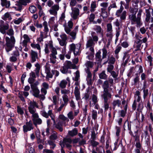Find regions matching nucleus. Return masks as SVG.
Returning <instances> with one entry per match:
<instances>
[{
	"label": "nucleus",
	"mask_w": 153,
	"mask_h": 153,
	"mask_svg": "<svg viewBox=\"0 0 153 153\" xmlns=\"http://www.w3.org/2000/svg\"><path fill=\"white\" fill-rule=\"evenodd\" d=\"M39 108V106L38 103L34 101H30L28 107V110L30 113L32 114V120L33 124L37 127L38 125L42 124V120L39 117V115L36 113V110L35 108Z\"/></svg>",
	"instance_id": "1"
},
{
	"label": "nucleus",
	"mask_w": 153,
	"mask_h": 153,
	"mask_svg": "<svg viewBox=\"0 0 153 153\" xmlns=\"http://www.w3.org/2000/svg\"><path fill=\"white\" fill-rule=\"evenodd\" d=\"M7 35L10 36V38L6 36L5 38L6 41L5 50L7 52L12 50L14 47L16 42V40L14 37L13 36L14 34V31L12 28L9 29L6 33Z\"/></svg>",
	"instance_id": "2"
},
{
	"label": "nucleus",
	"mask_w": 153,
	"mask_h": 153,
	"mask_svg": "<svg viewBox=\"0 0 153 153\" xmlns=\"http://www.w3.org/2000/svg\"><path fill=\"white\" fill-rule=\"evenodd\" d=\"M70 49V51L65 54V56L66 58L69 59L71 58V51H73L75 56L79 55L80 53L79 49L81 46V44L79 43L75 45L72 43L69 45Z\"/></svg>",
	"instance_id": "3"
},
{
	"label": "nucleus",
	"mask_w": 153,
	"mask_h": 153,
	"mask_svg": "<svg viewBox=\"0 0 153 153\" xmlns=\"http://www.w3.org/2000/svg\"><path fill=\"white\" fill-rule=\"evenodd\" d=\"M44 29L43 31H41L39 36L37 38V41L41 42L43 41V39L48 36V33L49 31L48 24L46 21L43 22Z\"/></svg>",
	"instance_id": "4"
},
{
	"label": "nucleus",
	"mask_w": 153,
	"mask_h": 153,
	"mask_svg": "<svg viewBox=\"0 0 153 153\" xmlns=\"http://www.w3.org/2000/svg\"><path fill=\"white\" fill-rule=\"evenodd\" d=\"M30 88V87L29 85H26L24 88V91H19L18 93V97L22 102H25L24 96L25 98H26L29 95V93L27 91H29Z\"/></svg>",
	"instance_id": "5"
},
{
	"label": "nucleus",
	"mask_w": 153,
	"mask_h": 153,
	"mask_svg": "<svg viewBox=\"0 0 153 153\" xmlns=\"http://www.w3.org/2000/svg\"><path fill=\"white\" fill-rule=\"evenodd\" d=\"M30 0H19L16 2L15 5L13 7L17 11H20L22 9L23 6H26L30 3Z\"/></svg>",
	"instance_id": "6"
},
{
	"label": "nucleus",
	"mask_w": 153,
	"mask_h": 153,
	"mask_svg": "<svg viewBox=\"0 0 153 153\" xmlns=\"http://www.w3.org/2000/svg\"><path fill=\"white\" fill-rule=\"evenodd\" d=\"M57 54V52L56 48L54 47L51 51V53L49 54L50 62L53 64H54L56 62V55Z\"/></svg>",
	"instance_id": "7"
},
{
	"label": "nucleus",
	"mask_w": 153,
	"mask_h": 153,
	"mask_svg": "<svg viewBox=\"0 0 153 153\" xmlns=\"http://www.w3.org/2000/svg\"><path fill=\"white\" fill-rule=\"evenodd\" d=\"M39 84V82L36 81L33 85H30L31 88L33 91V95L35 97H38V95L39 94L40 91L37 86Z\"/></svg>",
	"instance_id": "8"
},
{
	"label": "nucleus",
	"mask_w": 153,
	"mask_h": 153,
	"mask_svg": "<svg viewBox=\"0 0 153 153\" xmlns=\"http://www.w3.org/2000/svg\"><path fill=\"white\" fill-rule=\"evenodd\" d=\"M9 28V25L2 20L0 21V32L3 34H6V31Z\"/></svg>",
	"instance_id": "9"
},
{
	"label": "nucleus",
	"mask_w": 153,
	"mask_h": 153,
	"mask_svg": "<svg viewBox=\"0 0 153 153\" xmlns=\"http://www.w3.org/2000/svg\"><path fill=\"white\" fill-rule=\"evenodd\" d=\"M23 131L25 133L33 130L34 128L33 123L31 120L26 122L25 124L23 126Z\"/></svg>",
	"instance_id": "10"
},
{
	"label": "nucleus",
	"mask_w": 153,
	"mask_h": 153,
	"mask_svg": "<svg viewBox=\"0 0 153 153\" xmlns=\"http://www.w3.org/2000/svg\"><path fill=\"white\" fill-rule=\"evenodd\" d=\"M53 107V105H50L48 106V109H49L47 113L45 110H42L40 111V114L43 117L48 118L50 115L53 114L52 112V110L51 109V108Z\"/></svg>",
	"instance_id": "11"
},
{
	"label": "nucleus",
	"mask_w": 153,
	"mask_h": 153,
	"mask_svg": "<svg viewBox=\"0 0 153 153\" xmlns=\"http://www.w3.org/2000/svg\"><path fill=\"white\" fill-rule=\"evenodd\" d=\"M59 9V4H55L52 6L49 10L50 13L54 16L57 15V11Z\"/></svg>",
	"instance_id": "12"
},
{
	"label": "nucleus",
	"mask_w": 153,
	"mask_h": 153,
	"mask_svg": "<svg viewBox=\"0 0 153 153\" xmlns=\"http://www.w3.org/2000/svg\"><path fill=\"white\" fill-rule=\"evenodd\" d=\"M53 47V42H49L48 43H46L45 45V54H49L50 51H51Z\"/></svg>",
	"instance_id": "13"
},
{
	"label": "nucleus",
	"mask_w": 153,
	"mask_h": 153,
	"mask_svg": "<svg viewBox=\"0 0 153 153\" xmlns=\"http://www.w3.org/2000/svg\"><path fill=\"white\" fill-rule=\"evenodd\" d=\"M71 10L72 12L71 14V16L74 19H77L79 14V9L76 7H72Z\"/></svg>",
	"instance_id": "14"
},
{
	"label": "nucleus",
	"mask_w": 153,
	"mask_h": 153,
	"mask_svg": "<svg viewBox=\"0 0 153 153\" xmlns=\"http://www.w3.org/2000/svg\"><path fill=\"white\" fill-rule=\"evenodd\" d=\"M68 83L69 85L70 84V80L69 77H67L66 79L62 80L59 84V86L62 89L65 88Z\"/></svg>",
	"instance_id": "15"
},
{
	"label": "nucleus",
	"mask_w": 153,
	"mask_h": 153,
	"mask_svg": "<svg viewBox=\"0 0 153 153\" xmlns=\"http://www.w3.org/2000/svg\"><path fill=\"white\" fill-rule=\"evenodd\" d=\"M71 20L72 19H71L68 22V25H67L66 24H65V26H64L65 31L68 34H69L71 30V29L73 27V23Z\"/></svg>",
	"instance_id": "16"
},
{
	"label": "nucleus",
	"mask_w": 153,
	"mask_h": 153,
	"mask_svg": "<svg viewBox=\"0 0 153 153\" xmlns=\"http://www.w3.org/2000/svg\"><path fill=\"white\" fill-rule=\"evenodd\" d=\"M30 60L32 63H33L36 61L38 59V53L33 50H31L30 53Z\"/></svg>",
	"instance_id": "17"
},
{
	"label": "nucleus",
	"mask_w": 153,
	"mask_h": 153,
	"mask_svg": "<svg viewBox=\"0 0 153 153\" xmlns=\"http://www.w3.org/2000/svg\"><path fill=\"white\" fill-rule=\"evenodd\" d=\"M49 85L46 82H43L42 85V87L41 89V93L47 94V90L49 88Z\"/></svg>",
	"instance_id": "18"
},
{
	"label": "nucleus",
	"mask_w": 153,
	"mask_h": 153,
	"mask_svg": "<svg viewBox=\"0 0 153 153\" xmlns=\"http://www.w3.org/2000/svg\"><path fill=\"white\" fill-rule=\"evenodd\" d=\"M64 64L68 69H76L77 68V67L75 64H73L71 61H66Z\"/></svg>",
	"instance_id": "19"
},
{
	"label": "nucleus",
	"mask_w": 153,
	"mask_h": 153,
	"mask_svg": "<svg viewBox=\"0 0 153 153\" xmlns=\"http://www.w3.org/2000/svg\"><path fill=\"white\" fill-rule=\"evenodd\" d=\"M23 38L24 40L20 43L22 46H26L27 45V43L30 42V38L26 34H25L23 36Z\"/></svg>",
	"instance_id": "20"
},
{
	"label": "nucleus",
	"mask_w": 153,
	"mask_h": 153,
	"mask_svg": "<svg viewBox=\"0 0 153 153\" xmlns=\"http://www.w3.org/2000/svg\"><path fill=\"white\" fill-rule=\"evenodd\" d=\"M53 124L55 125V128L60 132H62L63 131V129L62 127L63 124L66 126V124L65 123H63V122L61 121H59L57 123L55 122V124Z\"/></svg>",
	"instance_id": "21"
},
{
	"label": "nucleus",
	"mask_w": 153,
	"mask_h": 153,
	"mask_svg": "<svg viewBox=\"0 0 153 153\" xmlns=\"http://www.w3.org/2000/svg\"><path fill=\"white\" fill-rule=\"evenodd\" d=\"M74 93L76 100L78 101L80 99L79 88V86H76L74 91Z\"/></svg>",
	"instance_id": "22"
},
{
	"label": "nucleus",
	"mask_w": 153,
	"mask_h": 153,
	"mask_svg": "<svg viewBox=\"0 0 153 153\" xmlns=\"http://www.w3.org/2000/svg\"><path fill=\"white\" fill-rule=\"evenodd\" d=\"M25 110V108L20 106L18 105L17 107V112L21 117H23L24 114Z\"/></svg>",
	"instance_id": "23"
},
{
	"label": "nucleus",
	"mask_w": 153,
	"mask_h": 153,
	"mask_svg": "<svg viewBox=\"0 0 153 153\" xmlns=\"http://www.w3.org/2000/svg\"><path fill=\"white\" fill-rule=\"evenodd\" d=\"M65 13H62L61 14V16L60 17L59 20V23L62 25L64 27L66 24V21L65 19Z\"/></svg>",
	"instance_id": "24"
},
{
	"label": "nucleus",
	"mask_w": 153,
	"mask_h": 153,
	"mask_svg": "<svg viewBox=\"0 0 153 153\" xmlns=\"http://www.w3.org/2000/svg\"><path fill=\"white\" fill-rule=\"evenodd\" d=\"M78 26H76L74 28V30L71 32H70L69 34L71 36L72 39H75L76 37V33L78 30Z\"/></svg>",
	"instance_id": "25"
},
{
	"label": "nucleus",
	"mask_w": 153,
	"mask_h": 153,
	"mask_svg": "<svg viewBox=\"0 0 153 153\" xmlns=\"http://www.w3.org/2000/svg\"><path fill=\"white\" fill-rule=\"evenodd\" d=\"M35 67H36L34 71L35 72L36 75L39 76V74L41 68V66L38 63H36L35 64Z\"/></svg>",
	"instance_id": "26"
},
{
	"label": "nucleus",
	"mask_w": 153,
	"mask_h": 153,
	"mask_svg": "<svg viewBox=\"0 0 153 153\" xmlns=\"http://www.w3.org/2000/svg\"><path fill=\"white\" fill-rule=\"evenodd\" d=\"M112 104L113 106V109L114 110L116 106H117L118 107H120L121 105V101L119 99L114 100L113 101Z\"/></svg>",
	"instance_id": "27"
},
{
	"label": "nucleus",
	"mask_w": 153,
	"mask_h": 153,
	"mask_svg": "<svg viewBox=\"0 0 153 153\" xmlns=\"http://www.w3.org/2000/svg\"><path fill=\"white\" fill-rule=\"evenodd\" d=\"M45 72L46 74V79L51 78L53 77V74L50 72V69L49 68H46Z\"/></svg>",
	"instance_id": "28"
},
{
	"label": "nucleus",
	"mask_w": 153,
	"mask_h": 153,
	"mask_svg": "<svg viewBox=\"0 0 153 153\" xmlns=\"http://www.w3.org/2000/svg\"><path fill=\"white\" fill-rule=\"evenodd\" d=\"M31 46L33 48L36 49L39 51V52H41V47L39 44H35L34 43H31L30 44Z\"/></svg>",
	"instance_id": "29"
},
{
	"label": "nucleus",
	"mask_w": 153,
	"mask_h": 153,
	"mask_svg": "<svg viewBox=\"0 0 153 153\" xmlns=\"http://www.w3.org/2000/svg\"><path fill=\"white\" fill-rule=\"evenodd\" d=\"M1 4L3 6H5L7 8L9 7L10 5V2L7 0H1Z\"/></svg>",
	"instance_id": "30"
},
{
	"label": "nucleus",
	"mask_w": 153,
	"mask_h": 153,
	"mask_svg": "<svg viewBox=\"0 0 153 153\" xmlns=\"http://www.w3.org/2000/svg\"><path fill=\"white\" fill-rule=\"evenodd\" d=\"M95 17V15L94 14L91 13L90 15L89 18V22H92L94 24H97V22L94 21V19Z\"/></svg>",
	"instance_id": "31"
},
{
	"label": "nucleus",
	"mask_w": 153,
	"mask_h": 153,
	"mask_svg": "<svg viewBox=\"0 0 153 153\" xmlns=\"http://www.w3.org/2000/svg\"><path fill=\"white\" fill-rule=\"evenodd\" d=\"M107 77L108 76L105 74V71H103L99 75V77L101 79H106Z\"/></svg>",
	"instance_id": "32"
},
{
	"label": "nucleus",
	"mask_w": 153,
	"mask_h": 153,
	"mask_svg": "<svg viewBox=\"0 0 153 153\" xmlns=\"http://www.w3.org/2000/svg\"><path fill=\"white\" fill-rule=\"evenodd\" d=\"M59 45L62 46H66L67 42L66 40H61V39L59 38H57Z\"/></svg>",
	"instance_id": "33"
},
{
	"label": "nucleus",
	"mask_w": 153,
	"mask_h": 153,
	"mask_svg": "<svg viewBox=\"0 0 153 153\" xmlns=\"http://www.w3.org/2000/svg\"><path fill=\"white\" fill-rule=\"evenodd\" d=\"M78 131L76 128H74L72 130L68 131L69 134L71 136H73L76 135Z\"/></svg>",
	"instance_id": "34"
},
{
	"label": "nucleus",
	"mask_w": 153,
	"mask_h": 153,
	"mask_svg": "<svg viewBox=\"0 0 153 153\" xmlns=\"http://www.w3.org/2000/svg\"><path fill=\"white\" fill-rule=\"evenodd\" d=\"M58 138V136L57 135V133L55 131H53V134H52L50 137V138L51 140H55L56 139Z\"/></svg>",
	"instance_id": "35"
},
{
	"label": "nucleus",
	"mask_w": 153,
	"mask_h": 153,
	"mask_svg": "<svg viewBox=\"0 0 153 153\" xmlns=\"http://www.w3.org/2000/svg\"><path fill=\"white\" fill-rule=\"evenodd\" d=\"M59 118L62 120V121H61L62 122H63V123L65 124V121L66 122H68L69 120L68 118L66 117H65L64 115L62 114H60L59 116Z\"/></svg>",
	"instance_id": "36"
},
{
	"label": "nucleus",
	"mask_w": 153,
	"mask_h": 153,
	"mask_svg": "<svg viewBox=\"0 0 153 153\" xmlns=\"http://www.w3.org/2000/svg\"><path fill=\"white\" fill-rule=\"evenodd\" d=\"M146 18L145 19V21L146 22H148L149 21L150 17H151L150 12L149 10H146Z\"/></svg>",
	"instance_id": "37"
},
{
	"label": "nucleus",
	"mask_w": 153,
	"mask_h": 153,
	"mask_svg": "<svg viewBox=\"0 0 153 153\" xmlns=\"http://www.w3.org/2000/svg\"><path fill=\"white\" fill-rule=\"evenodd\" d=\"M68 69L64 64V66L62 67L60 69V71L63 74H66L67 73Z\"/></svg>",
	"instance_id": "38"
},
{
	"label": "nucleus",
	"mask_w": 153,
	"mask_h": 153,
	"mask_svg": "<svg viewBox=\"0 0 153 153\" xmlns=\"http://www.w3.org/2000/svg\"><path fill=\"white\" fill-rule=\"evenodd\" d=\"M62 98L64 102L63 103L67 105L69 101L68 96L67 95L65 94L63 95L62 96Z\"/></svg>",
	"instance_id": "39"
},
{
	"label": "nucleus",
	"mask_w": 153,
	"mask_h": 153,
	"mask_svg": "<svg viewBox=\"0 0 153 153\" xmlns=\"http://www.w3.org/2000/svg\"><path fill=\"white\" fill-rule=\"evenodd\" d=\"M75 75L74 77H73V79L75 81H78L80 76L79 72L78 71H76L75 73Z\"/></svg>",
	"instance_id": "40"
},
{
	"label": "nucleus",
	"mask_w": 153,
	"mask_h": 153,
	"mask_svg": "<svg viewBox=\"0 0 153 153\" xmlns=\"http://www.w3.org/2000/svg\"><path fill=\"white\" fill-rule=\"evenodd\" d=\"M96 28L94 29V30L96 31L97 33H101L102 30V28L101 26L99 25H95Z\"/></svg>",
	"instance_id": "41"
},
{
	"label": "nucleus",
	"mask_w": 153,
	"mask_h": 153,
	"mask_svg": "<svg viewBox=\"0 0 153 153\" xmlns=\"http://www.w3.org/2000/svg\"><path fill=\"white\" fill-rule=\"evenodd\" d=\"M116 61L115 58L113 55L111 56L109 60L108 63L109 64H114Z\"/></svg>",
	"instance_id": "42"
},
{
	"label": "nucleus",
	"mask_w": 153,
	"mask_h": 153,
	"mask_svg": "<svg viewBox=\"0 0 153 153\" xmlns=\"http://www.w3.org/2000/svg\"><path fill=\"white\" fill-rule=\"evenodd\" d=\"M22 20V18L20 17L18 19L13 20V22L16 24L18 25L21 22Z\"/></svg>",
	"instance_id": "43"
},
{
	"label": "nucleus",
	"mask_w": 153,
	"mask_h": 153,
	"mask_svg": "<svg viewBox=\"0 0 153 153\" xmlns=\"http://www.w3.org/2000/svg\"><path fill=\"white\" fill-rule=\"evenodd\" d=\"M135 75H136V77L134 79V84L136 85L137 83L139 82L140 75L138 74V73L136 74Z\"/></svg>",
	"instance_id": "44"
},
{
	"label": "nucleus",
	"mask_w": 153,
	"mask_h": 153,
	"mask_svg": "<svg viewBox=\"0 0 153 153\" xmlns=\"http://www.w3.org/2000/svg\"><path fill=\"white\" fill-rule=\"evenodd\" d=\"M60 103L61 104L60 107L58 108H56V110L58 112H60V111H61L62 110V109L64 107L66 106L67 105V104L63 102H62V103H61V102H60Z\"/></svg>",
	"instance_id": "45"
},
{
	"label": "nucleus",
	"mask_w": 153,
	"mask_h": 153,
	"mask_svg": "<svg viewBox=\"0 0 153 153\" xmlns=\"http://www.w3.org/2000/svg\"><path fill=\"white\" fill-rule=\"evenodd\" d=\"M29 10L31 13H34L36 11V8L34 6H31L29 7Z\"/></svg>",
	"instance_id": "46"
},
{
	"label": "nucleus",
	"mask_w": 153,
	"mask_h": 153,
	"mask_svg": "<svg viewBox=\"0 0 153 153\" xmlns=\"http://www.w3.org/2000/svg\"><path fill=\"white\" fill-rule=\"evenodd\" d=\"M107 32H112V26L111 23H108L107 25Z\"/></svg>",
	"instance_id": "47"
},
{
	"label": "nucleus",
	"mask_w": 153,
	"mask_h": 153,
	"mask_svg": "<svg viewBox=\"0 0 153 153\" xmlns=\"http://www.w3.org/2000/svg\"><path fill=\"white\" fill-rule=\"evenodd\" d=\"M61 92L63 95L68 94H70V91L69 90L66 89H63L61 90Z\"/></svg>",
	"instance_id": "48"
},
{
	"label": "nucleus",
	"mask_w": 153,
	"mask_h": 153,
	"mask_svg": "<svg viewBox=\"0 0 153 153\" xmlns=\"http://www.w3.org/2000/svg\"><path fill=\"white\" fill-rule=\"evenodd\" d=\"M55 20V18L54 17H52L50 19L48 23L50 25H53L54 24Z\"/></svg>",
	"instance_id": "49"
},
{
	"label": "nucleus",
	"mask_w": 153,
	"mask_h": 153,
	"mask_svg": "<svg viewBox=\"0 0 153 153\" xmlns=\"http://www.w3.org/2000/svg\"><path fill=\"white\" fill-rule=\"evenodd\" d=\"M41 94H38V97H36L39 98L41 100H43L45 98V96L46 94H45L44 93H41Z\"/></svg>",
	"instance_id": "50"
},
{
	"label": "nucleus",
	"mask_w": 153,
	"mask_h": 153,
	"mask_svg": "<svg viewBox=\"0 0 153 153\" xmlns=\"http://www.w3.org/2000/svg\"><path fill=\"white\" fill-rule=\"evenodd\" d=\"M28 82L30 85H33L35 83V78L30 77L28 79Z\"/></svg>",
	"instance_id": "51"
},
{
	"label": "nucleus",
	"mask_w": 153,
	"mask_h": 153,
	"mask_svg": "<svg viewBox=\"0 0 153 153\" xmlns=\"http://www.w3.org/2000/svg\"><path fill=\"white\" fill-rule=\"evenodd\" d=\"M136 14L135 13H134L131 16V15H129V18L131 21L136 22Z\"/></svg>",
	"instance_id": "52"
},
{
	"label": "nucleus",
	"mask_w": 153,
	"mask_h": 153,
	"mask_svg": "<svg viewBox=\"0 0 153 153\" xmlns=\"http://www.w3.org/2000/svg\"><path fill=\"white\" fill-rule=\"evenodd\" d=\"M91 145L93 146V147H95L99 145V143L94 140H91Z\"/></svg>",
	"instance_id": "53"
},
{
	"label": "nucleus",
	"mask_w": 153,
	"mask_h": 153,
	"mask_svg": "<svg viewBox=\"0 0 153 153\" xmlns=\"http://www.w3.org/2000/svg\"><path fill=\"white\" fill-rule=\"evenodd\" d=\"M101 13H102L103 15H104V16H102V17L103 18L104 17H107L108 16V14H107V12L105 11V9L104 8H101Z\"/></svg>",
	"instance_id": "54"
},
{
	"label": "nucleus",
	"mask_w": 153,
	"mask_h": 153,
	"mask_svg": "<svg viewBox=\"0 0 153 153\" xmlns=\"http://www.w3.org/2000/svg\"><path fill=\"white\" fill-rule=\"evenodd\" d=\"M94 53H90L88 52H87V54H89L87 56V58H88L89 60H92L94 57Z\"/></svg>",
	"instance_id": "55"
},
{
	"label": "nucleus",
	"mask_w": 153,
	"mask_h": 153,
	"mask_svg": "<svg viewBox=\"0 0 153 153\" xmlns=\"http://www.w3.org/2000/svg\"><path fill=\"white\" fill-rule=\"evenodd\" d=\"M102 59H104L106 58L107 55V51L106 49L105 48H103L102 49Z\"/></svg>",
	"instance_id": "56"
},
{
	"label": "nucleus",
	"mask_w": 153,
	"mask_h": 153,
	"mask_svg": "<svg viewBox=\"0 0 153 153\" xmlns=\"http://www.w3.org/2000/svg\"><path fill=\"white\" fill-rule=\"evenodd\" d=\"M126 12L125 10L123 11L120 16V19L122 20H124L126 19Z\"/></svg>",
	"instance_id": "57"
},
{
	"label": "nucleus",
	"mask_w": 153,
	"mask_h": 153,
	"mask_svg": "<svg viewBox=\"0 0 153 153\" xmlns=\"http://www.w3.org/2000/svg\"><path fill=\"white\" fill-rule=\"evenodd\" d=\"M104 93L103 94L102 96H107L109 94H110V97L111 96V95L109 93L108 91V88H106L105 87H104Z\"/></svg>",
	"instance_id": "58"
},
{
	"label": "nucleus",
	"mask_w": 153,
	"mask_h": 153,
	"mask_svg": "<svg viewBox=\"0 0 153 153\" xmlns=\"http://www.w3.org/2000/svg\"><path fill=\"white\" fill-rule=\"evenodd\" d=\"M142 90H143V98L145 99L148 95L149 90L148 89H142Z\"/></svg>",
	"instance_id": "59"
},
{
	"label": "nucleus",
	"mask_w": 153,
	"mask_h": 153,
	"mask_svg": "<svg viewBox=\"0 0 153 153\" xmlns=\"http://www.w3.org/2000/svg\"><path fill=\"white\" fill-rule=\"evenodd\" d=\"M93 44V41L92 39L89 40L87 43V48L92 47Z\"/></svg>",
	"instance_id": "60"
},
{
	"label": "nucleus",
	"mask_w": 153,
	"mask_h": 153,
	"mask_svg": "<svg viewBox=\"0 0 153 153\" xmlns=\"http://www.w3.org/2000/svg\"><path fill=\"white\" fill-rule=\"evenodd\" d=\"M68 118L70 120H73L74 118V116L73 115V112L72 111L69 112L67 114Z\"/></svg>",
	"instance_id": "61"
},
{
	"label": "nucleus",
	"mask_w": 153,
	"mask_h": 153,
	"mask_svg": "<svg viewBox=\"0 0 153 153\" xmlns=\"http://www.w3.org/2000/svg\"><path fill=\"white\" fill-rule=\"evenodd\" d=\"M120 113V116L123 117H124L126 115L127 112L124 110H122L119 111Z\"/></svg>",
	"instance_id": "62"
},
{
	"label": "nucleus",
	"mask_w": 153,
	"mask_h": 153,
	"mask_svg": "<svg viewBox=\"0 0 153 153\" xmlns=\"http://www.w3.org/2000/svg\"><path fill=\"white\" fill-rule=\"evenodd\" d=\"M12 55L17 57L19 56L20 55V53L18 50H16L13 51Z\"/></svg>",
	"instance_id": "63"
},
{
	"label": "nucleus",
	"mask_w": 153,
	"mask_h": 153,
	"mask_svg": "<svg viewBox=\"0 0 153 153\" xmlns=\"http://www.w3.org/2000/svg\"><path fill=\"white\" fill-rule=\"evenodd\" d=\"M128 56L129 58L130 57V54L128 53V52H125L124 53V56L123 58V60L124 61L126 58H128Z\"/></svg>",
	"instance_id": "64"
}]
</instances>
